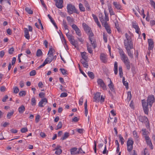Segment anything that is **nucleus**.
<instances>
[{
	"label": "nucleus",
	"mask_w": 155,
	"mask_h": 155,
	"mask_svg": "<svg viewBox=\"0 0 155 155\" xmlns=\"http://www.w3.org/2000/svg\"><path fill=\"white\" fill-rule=\"evenodd\" d=\"M36 104V100L35 97H32L31 99V105L35 106Z\"/></svg>",
	"instance_id": "e433bc0d"
},
{
	"label": "nucleus",
	"mask_w": 155,
	"mask_h": 155,
	"mask_svg": "<svg viewBox=\"0 0 155 155\" xmlns=\"http://www.w3.org/2000/svg\"><path fill=\"white\" fill-rule=\"evenodd\" d=\"M132 97V96L131 94V93L130 91L128 92H127V99L128 101H130Z\"/></svg>",
	"instance_id": "de8ad7c7"
},
{
	"label": "nucleus",
	"mask_w": 155,
	"mask_h": 155,
	"mask_svg": "<svg viewBox=\"0 0 155 155\" xmlns=\"http://www.w3.org/2000/svg\"><path fill=\"white\" fill-rule=\"evenodd\" d=\"M82 25L84 30L89 35V37H93L94 35L90 28L86 23H83Z\"/></svg>",
	"instance_id": "20e7f679"
},
{
	"label": "nucleus",
	"mask_w": 155,
	"mask_h": 155,
	"mask_svg": "<svg viewBox=\"0 0 155 155\" xmlns=\"http://www.w3.org/2000/svg\"><path fill=\"white\" fill-rule=\"evenodd\" d=\"M53 50L52 48H50L48 52V54H49L50 55H53Z\"/></svg>",
	"instance_id": "052dcab7"
},
{
	"label": "nucleus",
	"mask_w": 155,
	"mask_h": 155,
	"mask_svg": "<svg viewBox=\"0 0 155 155\" xmlns=\"http://www.w3.org/2000/svg\"><path fill=\"white\" fill-rule=\"evenodd\" d=\"M119 137L120 138V141L121 144L123 145L124 142V139L120 134L119 135Z\"/></svg>",
	"instance_id": "c03bdc74"
},
{
	"label": "nucleus",
	"mask_w": 155,
	"mask_h": 155,
	"mask_svg": "<svg viewBox=\"0 0 155 155\" xmlns=\"http://www.w3.org/2000/svg\"><path fill=\"white\" fill-rule=\"evenodd\" d=\"M133 134L134 138L137 140H138V136L136 131L135 130L133 131Z\"/></svg>",
	"instance_id": "09e8293b"
},
{
	"label": "nucleus",
	"mask_w": 155,
	"mask_h": 155,
	"mask_svg": "<svg viewBox=\"0 0 155 155\" xmlns=\"http://www.w3.org/2000/svg\"><path fill=\"white\" fill-rule=\"evenodd\" d=\"M42 54V52L40 49H38L37 51V53H36V55L37 56L40 57L41 55Z\"/></svg>",
	"instance_id": "49530a36"
},
{
	"label": "nucleus",
	"mask_w": 155,
	"mask_h": 155,
	"mask_svg": "<svg viewBox=\"0 0 155 155\" xmlns=\"http://www.w3.org/2000/svg\"><path fill=\"white\" fill-rule=\"evenodd\" d=\"M3 1L6 2L8 3L10 5H11V3L10 0H0V2L1 4H2L3 2Z\"/></svg>",
	"instance_id": "bf43d9fd"
},
{
	"label": "nucleus",
	"mask_w": 155,
	"mask_h": 155,
	"mask_svg": "<svg viewBox=\"0 0 155 155\" xmlns=\"http://www.w3.org/2000/svg\"><path fill=\"white\" fill-rule=\"evenodd\" d=\"M125 37L126 39L124 40V46L129 45H133L132 43L131 38L130 36H129L127 33L125 34Z\"/></svg>",
	"instance_id": "39448f33"
},
{
	"label": "nucleus",
	"mask_w": 155,
	"mask_h": 155,
	"mask_svg": "<svg viewBox=\"0 0 155 155\" xmlns=\"http://www.w3.org/2000/svg\"><path fill=\"white\" fill-rule=\"evenodd\" d=\"M67 20L68 22L69 25H71V24L73 23L74 21V19L73 18H71L70 16H67Z\"/></svg>",
	"instance_id": "cd10ccee"
},
{
	"label": "nucleus",
	"mask_w": 155,
	"mask_h": 155,
	"mask_svg": "<svg viewBox=\"0 0 155 155\" xmlns=\"http://www.w3.org/2000/svg\"><path fill=\"white\" fill-rule=\"evenodd\" d=\"M142 103L144 113L146 114H148L149 111L148 108V105L147 104L146 101L144 100H142Z\"/></svg>",
	"instance_id": "6e6552de"
},
{
	"label": "nucleus",
	"mask_w": 155,
	"mask_h": 155,
	"mask_svg": "<svg viewBox=\"0 0 155 155\" xmlns=\"http://www.w3.org/2000/svg\"><path fill=\"white\" fill-rule=\"evenodd\" d=\"M150 2L151 3V5L153 6V7L155 9V2L152 0H150Z\"/></svg>",
	"instance_id": "774afa93"
},
{
	"label": "nucleus",
	"mask_w": 155,
	"mask_h": 155,
	"mask_svg": "<svg viewBox=\"0 0 155 155\" xmlns=\"http://www.w3.org/2000/svg\"><path fill=\"white\" fill-rule=\"evenodd\" d=\"M92 37H89V39L90 41L92 46L94 47V48H95L97 47L96 41L95 39L92 38Z\"/></svg>",
	"instance_id": "aec40b11"
},
{
	"label": "nucleus",
	"mask_w": 155,
	"mask_h": 155,
	"mask_svg": "<svg viewBox=\"0 0 155 155\" xmlns=\"http://www.w3.org/2000/svg\"><path fill=\"white\" fill-rule=\"evenodd\" d=\"M45 95V94L44 92H41L39 94V96L41 98L44 97Z\"/></svg>",
	"instance_id": "338daca9"
},
{
	"label": "nucleus",
	"mask_w": 155,
	"mask_h": 155,
	"mask_svg": "<svg viewBox=\"0 0 155 155\" xmlns=\"http://www.w3.org/2000/svg\"><path fill=\"white\" fill-rule=\"evenodd\" d=\"M61 73L63 75H66L67 74V71L64 68H60V69Z\"/></svg>",
	"instance_id": "a18cd8bd"
},
{
	"label": "nucleus",
	"mask_w": 155,
	"mask_h": 155,
	"mask_svg": "<svg viewBox=\"0 0 155 155\" xmlns=\"http://www.w3.org/2000/svg\"><path fill=\"white\" fill-rule=\"evenodd\" d=\"M134 141L132 139H128L127 142V150L130 152L133 149Z\"/></svg>",
	"instance_id": "423d86ee"
},
{
	"label": "nucleus",
	"mask_w": 155,
	"mask_h": 155,
	"mask_svg": "<svg viewBox=\"0 0 155 155\" xmlns=\"http://www.w3.org/2000/svg\"><path fill=\"white\" fill-rule=\"evenodd\" d=\"M144 137L146 141L147 144L150 147L151 149H153V146L149 137L148 136H145Z\"/></svg>",
	"instance_id": "f8f14e48"
},
{
	"label": "nucleus",
	"mask_w": 155,
	"mask_h": 155,
	"mask_svg": "<svg viewBox=\"0 0 155 155\" xmlns=\"http://www.w3.org/2000/svg\"><path fill=\"white\" fill-rule=\"evenodd\" d=\"M117 68H118L117 63V62L116 61L114 63V73L115 74H117V72H117Z\"/></svg>",
	"instance_id": "7c9ffc66"
},
{
	"label": "nucleus",
	"mask_w": 155,
	"mask_h": 155,
	"mask_svg": "<svg viewBox=\"0 0 155 155\" xmlns=\"http://www.w3.org/2000/svg\"><path fill=\"white\" fill-rule=\"evenodd\" d=\"M14 113V112L13 111H12L11 112L8 113L7 115V118L9 119L11 118V117L13 115Z\"/></svg>",
	"instance_id": "79ce46f5"
},
{
	"label": "nucleus",
	"mask_w": 155,
	"mask_h": 155,
	"mask_svg": "<svg viewBox=\"0 0 155 155\" xmlns=\"http://www.w3.org/2000/svg\"><path fill=\"white\" fill-rule=\"evenodd\" d=\"M110 81V83L108 85V86L111 91L115 92V90L114 87V85L110 78H107Z\"/></svg>",
	"instance_id": "4be33fe9"
},
{
	"label": "nucleus",
	"mask_w": 155,
	"mask_h": 155,
	"mask_svg": "<svg viewBox=\"0 0 155 155\" xmlns=\"http://www.w3.org/2000/svg\"><path fill=\"white\" fill-rule=\"evenodd\" d=\"M125 66H126L127 69L129 70L130 68V62L129 61L128 62L125 63L124 64Z\"/></svg>",
	"instance_id": "4c0bfd02"
},
{
	"label": "nucleus",
	"mask_w": 155,
	"mask_h": 155,
	"mask_svg": "<svg viewBox=\"0 0 155 155\" xmlns=\"http://www.w3.org/2000/svg\"><path fill=\"white\" fill-rule=\"evenodd\" d=\"M62 25L64 28V30H66V31L69 30L68 28V26L67 24V23L66 21L64 20H63Z\"/></svg>",
	"instance_id": "bb28decb"
},
{
	"label": "nucleus",
	"mask_w": 155,
	"mask_h": 155,
	"mask_svg": "<svg viewBox=\"0 0 155 155\" xmlns=\"http://www.w3.org/2000/svg\"><path fill=\"white\" fill-rule=\"evenodd\" d=\"M25 10L26 12L29 14H33V11L31 10V9L28 7L25 8Z\"/></svg>",
	"instance_id": "a19ab883"
},
{
	"label": "nucleus",
	"mask_w": 155,
	"mask_h": 155,
	"mask_svg": "<svg viewBox=\"0 0 155 155\" xmlns=\"http://www.w3.org/2000/svg\"><path fill=\"white\" fill-rule=\"evenodd\" d=\"M36 74V72L35 70H33L31 71L29 73L30 76H35Z\"/></svg>",
	"instance_id": "3c124183"
},
{
	"label": "nucleus",
	"mask_w": 155,
	"mask_h": 155,
	"mask_svg": "<svg viewBox=\"0 0 155 155\" xmlns=\"http://www.w3.org/2000/svg\"><path fill=\"white\" fill-rule=\"evenodd\" d=\"M118 49L120 58L124 63L125 64L130 61L127 56L125 54L123 50L120 48H118Z\"/></svg>",
	"instance_id": "f257e3e1"
},
{
	"label": "nucleus",
	"mask_w": 155,
	"mask_h": 155,
	"mask_svg": "<svg viewBox=\"0 0 155 155\" xmlns=\"http://www.w3.org/2000/svg\"><path fill=\"white\" fill-rule=\"evenodd\" d=\"M87 50L88 52L90 54H92L93 50L91 48L89 45H87Z\"/></svg>",
	"instance_id": "8fccbe9b"
},
{
	"label": "nucleus",
	"mask_w": 155,
	"mask_h": 155,
	"mask_svg": "<svg viewBox=\"0 0 155 155\" xmlns=\"http://www.w3.org/2000/svg\"><path fill=\"white\" fill-rule=\"evenodd\" d=\"M14 51V48H13L12 47L9 49L8 50V53L10 54H13Z\"/></svg>",
	"instance_id": "680f3d73"
},
{
	"label": "nucleus",
	"mask_w": 155,
	"mask_h": 155,
	"mask_svg": "<svg viewBox=\"0 0 155 155\" xmlns=\"http://www.w3.org/2000/svg\"><path fill=\"white\" fill-rule=\"evenodd\" d=\"M63 0H59L58 2H56L55 5L59 8H62L63 7Z\"/></svg>",
	"instance_id": "6ab92c4d"
},
{
	"label": "nucleus",
	"mask_w": 155,
	"mask_h": 155,
	"mask_svg": "<svg viewBox=\"0 0 155 155\" xmlns=\"http://www.w3.org/2000/svg\"><path fill=\"white\" fill-rule=\"evenodd\" d=\"M149 46L148 47V50H152L153 48V40L151 39H148V40Z\"/></svg>",
	"instance_id": "ddd939ff"
},
{
	"label": "nucleus",
	"mask_w": 155,
	"mask_h": 155,
	"mask_svg": "<svg viewBox=\"0 0 155 155\" xmlns=\"http://www.w3.org/2000/svg\"><path fill=\"white\" fill-rule=\"evenodd\" d=\"M26 92L25 91H21L19 93L20 96H23L25 95Z\"/></svg>",
	"instance_id": "5fc2aeb1"
},
{
	"label": "nucleus",
	"mask_w": 155,
	"mask_h": 155,
	"mask_svg": "<svg viewBox=\"0 0 155 155\" xmlns=\"http://www.w3.org/2000/svg\"><path fill=\"white\" fill-rule=\"evenodd\" d=\"M67 9L68 12L70 14H71L73 13H76L77 14H79L78 11L75 8L74 5L71 4H68Z\"/></svg>",
	"instance_id": "7ed1b4c3"
},
{
	"label": "nucleus",
	"mask_w": 155,
	"mask_h": 155,
	"mask_svg": "<svg viewBox=\"0 0 155 155\" xmlns=\"http://www.w3.org/2000/svg\"><path fill=\"white\" fill-rule=\"evenodd\" d=\"M62 122L61 121L59 122L57 126V128L56 129V130H58L59 129L61 128L62 127Z\"/></svg>",
	"instance_id": "603ef678"
},
{
	"label": "nucleus",
	"mask_w": 155,
	"mask_h": 155,
	"mask_svg": "<svg viewBox=\"0 0 155 155\" xmlns=\"http://www.w3.org/2000/svg\"><path fill=\"white\" fill-rule=\"evenodd\" d=\"M25 36V38L29 39L30 38V35L29 34V32L28 29L27 28H24Z\"/></svg>",
	"instance_id": "a878e982"
},
{
	"label": "nucleus",
	"mask_w": 155,
	"mask_h": 155,
	"mask_svg": "<svg viewBox=\"0 0 155 155\" xmlns=\"http://www.w3.org/2000/svg\"><path fill=\"white\" fill-rule=\"evenodd\" d=\"M59 34L60 35V36H61V35L62 36V40H63V41H64V45L65 46H67L66 40H65L64 37H63V34L61 31H60V34Z\"/></svg>",
	"instance_id": "37998d69"
},
{
	"label": "nucleus",
	"mask_w": 155,
	"mask_h": 155,
	"mask_svg": "<svg viewBox=\"0 0 155 155\" xmlns=\"http://www.w3.org/2000/svg\"><path fill=\"white\" fill-rule=\"evenodd\" d=\"M19 91V90L17 87H15L14 88V92L15 93H17Z\"/></svg>",
	"instance_id": "e2e57ef3"
},
{
	"label": "nucleus",
	"mask_w": 155,
	"mask_h": 155,
	"mask_svg": "<svg viewBox=\"0 0 155 155\" xmlns=\"http://www.w3.org/2000/svg\"><path fill=\"white\" fill-rule=\"evenodd\" d=\"M142 131L143 132V135H145V136H147V135L148 132L147 131L146 129L144 128L142 129Z\"/></svg>",
	"instance_id": "864d4df0"
},
{
	"label": "nucleus",
	"mask_w": 155,
	"mask_h": 155,
	"mask_svg": "<svg viewBox=\"0 0 155 155\" xmlns=\"http://www.w3.org/2000/svg\"><path fill=\"white\" fill-rule=\"evenodd\" d=\"M48 102V101L46 98H44L41 100L39 102L38 106L41 107H42L44 106L43 104H45Z\"/></svg>",
	"instance_id": "f3484780"
},
{
	"label": "nucleus",
	"mask_w": 155,
	"mask_h": 155,
	"mask_svg": "<svg viewBox=\"0 0 155 155\" xmlns=\"http://www.w3.org/2000/svg\"><path fill=\"white\" fill-rule=\"evenodd\" d=\"M81 54L82 59H84L85 60H88V58L86 56L87 53L86 52H81Z\"/></svg>",
	"instance_id": "2f4dec72"
},
{
	"label": "nucleus",
	"mask_w": 155,
	"mask_h": 155,
	"mask_svg": "<svg viewBox=\"0 0 155 155\" xmlns=\"http://www.w3.org/2000/svg\"><path fill=\"white\" fill-rule=\"evenodd\" d=\"M25 108L24 106L21 105L18 109V111L20 114H22L25 110Z\"/></svg>",
	"instance_id": "c85d7f7f"
},
{
	"label": "nucleus",
	"mask_w": 155,
	"mask_h": 155,
	"mask_svg": "<svg viewBox=\"0 0 155 155\" xmlns=\"http://www.w3.org/2000/svg\"><path fill=\"white\" fill-rule=\"evenodd\" d=\"M62 151L61 149L56 150L55 153L57 155H60Z\"/></svg>",
	"instance_id": "4d7b16f0"
},
{
	"label": "nucleus",
	"mask_w": 155,
	"mask_h": 155,
	"mask_svg": "<svg viewBox=\"0 0 155 155\" xmlns=\"http://www.w3.org/2000/svg\"><path fill=\"white\" fill-rule=\"evenodd\" d=\"M69 30L66 31V35L68 38L69 41H70V43L75 48H76V45L78 44V42L77 41L74 40V36L68 33Z\"/></svg>",
	"instance_id": "f03ea898"
},
{
	"label": "nucleus",
	"mask_w": 155,
	"mask_h": 155,
	"mask_svg": "<svg viewBox=\"0 0 155 155\" xmlns=\"http://www.w3.org/2000/svg\"><path fill=\"white\" fill-rule=\"evenodd\" d=\"M105 14V17L104 19V22H107V21L109 20V18L108 17V14L107 13L106 11H104Z\"/></svg>",
	"instance_id": "c9c22d12"
},
{
	"label": "nucleus",
	"mask_w": 155,
	"mask_h": 155,
	"mask_svg": "<svg viewBox=\"0 0 155 155\" xmlns=\"http://www.w3.org/2000/svg\"><path fill=\"white\" fill-rule=\"evenodd\" d=\"M68 96V94L67 93H62L60 95V97H65Z\"/></svg>",
	"instance_id": "6e6d98bb"
},
{
	"label": "nucleus",
	"mask_w": 155,
	"mask_h": 155,
	"mask_svg": "<svg viewBox=\"0 0 155 155\" xmlns=\"http://www.w3.org/2000/svg\"><path fill=\"white\" fill-rule=\"evenodd\" d=\"M83 66L84 67L86 68H88V63L87 61H86L85 63H84L82 64Z\"/></svg>",
	"instance_id": "69168bd1"
},
{
	"label": "nucleus",
	"mask_w": 155,
	"mask_h": 155,
	"mask_svg": "<svg viewBox=\"0 0 155 155\" xmlns=\"http://www.w3.org/2000/svg\"><path fill=\"white\" fill-rule=\"evenodd\" d=\"M84 4L87 10L88 11H90L91 8L87 2L85 0L84 2Z\"/></svg>",
	"instance_id": "473e14b6"
},
{
	"label": "nucleus",
	"mask_w": 155,
	"mask_h": 155,
	"mask_svg": "<svg viewBox=\"0 0 155 155\" xmlns=\"http://www.w3.org/2000/svg\"><path fill=\"white\" fill-rule=\"evenodd\" d=\"M48 57L45 59V61L47 64L50 63L53 60H54L53 55H50L48 54Z\"/></svg>",
	"instance_id": "a211bd4d"
},
{
	"label": "nucleus",
	"mask_w": 155,
	"mask_h": 155,
	"mask_svg": "<svg viewBox=\"0 0 155 155\" xmlns=\"http://www.w3.org/2000/svg\"><path fill=\"white\" fill-rule=\"evenodd\" d=\"M79 8L81 11L84 12L85 11V8L81 3H80L79 4Z\"/></svg>",
	"instance_id": "58836bf2"
},
{
	"label": "nucleus",
	"mask_w": 155,
	"mask_h": 155,
	"mask_svg": "<svg viewBox=\"0 0 155 155\" xmlns=\"http://www.w3.org/2000/svg\"><path fill=\"white\" fill-rule=\"evenodd\" d=\"M72 28L75 31L76 34L78 36H81V31L77 26L75 24L71 25Z\"/></svg>",
	"instance_id": "9b49d317"
},
{
	"label": "nucleus",
	"mask_w": 155,
	"mask_h": 155,
	"mask_svg": "<svg viewBox=\"0 0 155 155\" xmlns=\"http://www.w3.org/2000/svg\"><path fill=\"white\" fill-rule=\"evenodd\" d=\"M100 59L104 63H106L107 61V56L103 53H101L100 55Z\"/></svg>",
	"instance_id": "dca6fc26"
},
{
	"label": "nucleus",
	"mask_w": 155,
	"mask_h": 155,
	"mask_svg": "<svg viewBox=\"0 0 155 155\" xmlns=\"http://www.w3.org/2000/svg\"><path fill=\"white\" fill-rule=\"evenodd\" d=\"M103 25H104L107 32L109 34H110L111 33V30L110 29V27L108 26L107 23L105 22L104 24H103Z\"/></svg>",
	"instance_id": "5701e85b"
},
{
	"label": "nucleus",
	"mask_w": 155,
	"mask_h": 155,
	"mask_svg": "<svg viewBox=\"0 0 155 155\" xmlns=\"http://www.w3.org/2000/svg\"><path fill=\"white\" fill-rule=\"evenodd\" d=\"M113 4L115 8L117 9L118 10L122 9L121 6L119 3L114 2Z\"/></svg>",
	"instance_id": "b1692460"
},
{
	"label": "nucleus",
	"mask_w": 155,
	"mask_h": 155,
	"mask_svg": "<svg viewBox=\"0 0 155 155\" xmlns=\"http://www.w3.org/2000/svg\"><path fill=\"white\" fill-rule=\"evenodd\" d=\"M139 120L142 123H147L148 121L147 118L145 116L140 115L138 117Z\"/></svg>",
	"instance_id": "2eb2a0df"
},
{
	"label": "nucleus",
	"mask_w": 155,
	"mask_h": 155,
	"mask_svg": "<svg viewBox=\"0 0 155 155\" xmlns=\"http://www.w3.org/2000/svg\"><path fill=\"white\" fill-rule=\"evenodd\" d=\"M125 47L127 51L128 55L131 58H133V53L131 52L130 49L133 48V45L125 46Z\"/></svg>",
	"instance_id": "0eeeda50"
},
{
	"label": "nucleus",
	"mask_w": 155,
	"mask_h": 155,
	"mask_svg": "<svg viewBox=\"0 0 155 155\" xmlns=\"http://www.w3.org/2000/svg\"><path fill=\"white\" fill-rule=\"evenodd\" d=\"M87 107V101L86 100L84 103L85 114L86 117L87 116L88 114Z\"/></svg>",
	"instance_id": "c756f323"
},
{
	"label": "nucleus",
	"mask_w": 155,
	"mask_h": 155,
	"mask_svg": "<svg viewBox=\"0 0 155 155\" xmlns=\"http://www.w3.org/2000/svg\"><path fill=\"white\" fill-rule=\"evenodd\" d=\"M88 76L91 79H93L94 78V73L91 72H88Z\"/></svg>",
	"instance_id": "ea45409f"
},
{
	"label": "nucleus",
	"mask_w": 155,
	"mask_h": 155,
	"mask_svg": "<svg viewBox=\"0 0 155 155\" xmlns=\"http://www.w3.org/2000/svg\"><path fill=\"white\" fill-rule=\"evenodd\" d=\"M108 153V151L107 150L106 145H105V147H104V149L103 151V154H105L106 153L107 154Z\"/></svg>",
	"instance_id": "0e129e2a"
},
{
	"label": "nucleus",
	"mask_w": 155,
	"mask_h": 155,
	"mask_svg": "<svg viewBox=\"0 0 155 155\" xmlns=\"http://www.w3.org/2000/svg\"><path fill=\"white\" fill-rule=\"evenodd\" d=\"M101 93L99 92H97L94 95V101L98 102L100 101Z\"/></svg>",
	"instance_id": "4468645a"
},
{
	"label": "nucleus",
	"mask_w": 155,
	"mask_h": 155,
	"mask_svg": "<svg viewBox=\"0 0 155 155\" xmlns=\"http://www.w3.org/2000/svg\"><path fill=\"white\" fill-rule=\"evenodd\" d=\"M69 136V134L68 132H65L63 137L61 138V139L64 140L68 138Z\"/></svg>",
	"instance_id": "72a5a7b5"
},
{
	"label": "nucleus",
	"mask_w": 155,
	"mask_h": 155,
	"mask_svg": "<svg viewBox=\"0 0 155 155\" xmlns=\"http://www.w3.org/2000/svg\"><path fill=\"white\" fill-rule=\"evenodd\" d=\"M97 82L98 84L104 90L107 89L106 86L103 81L101 79L98 78Z\"/></svg>",
	"instance_id": "9d476101"
},
{
	"label": "nucleus",
	"mask_w": 155,
	"mask_h": 155,
	"mask_svg": "<svg viewBox=\"0 0 155 155\" xmlns=\"http://www.w3.org/2000/svg\"><path fill=\"white\" fill-rule=\"evenodd\" d=\"M99 18L100 19V21H101V22L102 24H104V19L103 17V16L102 14H100L99 16Z\"/></svg>",
	"instance_id": "f704fd0d"
},
{
	"label": "nucleus",
	"mask_w": 155,
	"mask_h": 155,
	"mask_svg": "<svg viewBox=\"0 0 155 155\" xmlns=\"http://www.w3.org/2000/svg\"><path fill=\"white\" fill-rule=\"evenodd\" d=\"M154 97L153 95H151L149 96L147 99V104L148 106L151 107L153 103L154 102Z\"/></svg>",
	"instance_id": "1a4fd4ad"
},
{
	"label": "nucleus",
	"mask_w": 155,
	"mask_h": 155,
	"mask_svg": "<svg viewBox=\"0 0 155 155\" xmlns=\"http://www.w3.org/2000/svg\"><path fill=\"white\" fill-rule=\"evenodd\" d=\"M132 26L135 29L136 32L139 34L140 28L136 23L134 22L133 23Z\"/></svg>",
	"instance_id": "393cba45"
},
{
	"label": "nucleus",
	"mask_w": 155,
	"mask_h": 155,
	"mask_svg": "<svg viewBox=\"0 0 155 155\" xmlns=\"http://www.w3.org/2000/svg\"><path fill=\"white\" fill-rule=\"evenodd\" d=\"M28 131V129L26 127H24L21 129V131L22 133H24Z\"/></svg>",
	"instance_id": "13d9d810"
},
{
	"label": "nucleus",
	"mask_w": 155,
	"mask_h": 155,
	"mask_svg": "<svg viewBox=\"0 0 155 155\" xmlns=\"http://www.w3.org/2000/svg\"><path fill=\"white\" fill-rule=\"evenodd\" d=\"M78 149L77 148L74 147L70 149L71 153L72 155H76L78 154Z\"/></svg>",
	"instance_id": "412c9836"
}]
</instances>
